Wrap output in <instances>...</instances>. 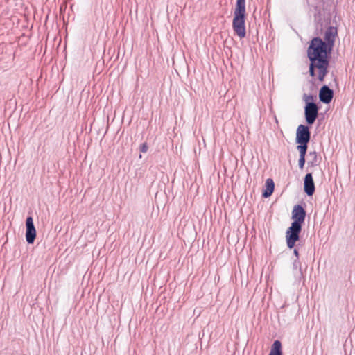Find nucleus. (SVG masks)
Returning a JSON list of instances; mask_svg holds the SVG:
<instances>
[{"mask_svg":"<svg viewBox=\"0 0 355 355\" xmlns=\"http://www.w3.org/2000/svg\"><path fill=\"white\" fill-rule=\"evenodd\" d=\"M303 100L305 102V105H307V103H315L313 102V96L312 95H307L304 94L303 96Z\"/></svg>","mask_w":355,"mask_h":355,"instance_id":"dca6fc26","label":"nucleus"},{"mask_svg":"<svg viewBox=\"0 0 355 355\" xmlns=\"http://www.w3.org/2000/svg\"><path fill=\"white\" fill-rule=\"evenodd\" d=\"M319 107L316 103H309L304 106V117L308 125H313L318 116Z\"/></svg>","mask_w":355,"mask_h":355,"instance_id":"7ed1b4c3","label":"nucleus"},{"mask_svg":"<svg viewBox=\"0 0 355 355\" xmlns=\"http://www.w3.org/2000/svg\"><path fill=\"white\" fill-rule=\"evenodd\" d=\"M309 155L311 157V159L308 162L309 166H316L320 164L321 159L315 151L309 152Z\"/></svg>","mask_w":355,"mask_h":355,"instance_id":"ddd939ff","label":"nucleus"},{"mask_svg":"<svg viewBox=\"0 0 355 355\" xmlns=\"http://www.w3.org/2000/svg\"><path fill=\"white\" fill-rule=\"evenodd\" d=\"M299 145L297 146V149L300 153V156H306L308 143H297Z\"/></svg>","mask_w":355,"mask_h":355,"instance_id":"4468645a","label":"nucleus"},{"mask_svg":"<svg viewBox=\"0 0 355 355\" xmlns=\"http://www.w3.org/2000/svg\"><path fill=\"white\" fill-rule=\"evenodd\" d=\"M315 189L312 173H309L304 178V191L308 196H311L314 193Z\"/></svg>","mask_w":355,"mask_h":355,"instance_id":"1a4fd4ad","label":"nucleus"},{"mask_svg":"<svg viewBox=\"0 0 355 355\" xmlns=\"http://www.w3.org/2000/svg\"><path fill=\"white\" fill-rule=\"evenodd\" d=\"M311 139V132L307 125L300 124L296 131V143H309Z\"/></svg>","mask_w":355,"mask_h":355,"instance_id":"39448f33","label":"nucleus"},{"mask_svg":"<svg viewBox=\"0 0 355 355\" xmlns=\"http://www.w3.org/2000/svg\"><path fill=\"white\" fill-rule=\"evenodd\" d=\"M332 49L324 42L320 37H313L307 49V57L310 61L309 75L312 78L316 76L315 71H318V79L322 82L328 73L329 60L328 55Z\"/></svg>","mask_w":355,"mask_h":355,"instance_id":"f257e3e1","label":"nucleus"},{"mask_svg":"<svg viewBox=\"0 0 355 355\" xmlns=\"http://www.w3.org/2000/svg\"><path fill=\"white\" fill-rule=\"evenodd\" d=\"M237 1H245V0H236Z\"/></svg>","mask_w":355,"mask_h":355,"instance_id":"aec40b11","label":"nucleus"},{"mask_svg":"<svg viewBox=\"0 0 355 355\" xmlns=\"http://www.w3.org/2000/svg\"><path fill=\"white\" fill-rule=\"evenodd\" d=\"M293 254H295V256L296 257L295 259H299L300 254H299V252H298L297 249H294Z\"/></svg>","mask_w":355,"mask_h":355,"instance_id":"6ab92c4d","label":"nucleus"},{"mask_svg":"<svg viewBox=\"0 0 355 355\" xmlns=\"http://www.w3.org/2000/svg\"><path fill=\"white\" fill-rule=\"evenodd\" d=\"M266 189L263 191L262 196L263 198L270 197L274 191L275 183L271 178H268L266 181Z\"/></svg>","mask_w":355,"mask_h":355,"instance_id":"9d476101","label":"nucleus"},{"mask_svg":"<svg viewBox=\"0 0 355 355\" xmlns=\"http://www.w3.org/2000/svg\"><path fill=\"white\" fill-rule=\"evenodd\" d=\"M334 97V91L327 85H323L319 91V99L325 104L329 103Z\"/></svg>","mask_w":355,"mask_h":355,"instance_id":"6e6552de","label":"nucleus"},{"mask_svg":"<svg viewBox=\"0 0 355 355\" xmlns=\"http://www.w3.org/2000/svg\"><path fill=\"white\" fill-rule=\"evenodd\" d=\"M26 240L28 244H32L34 243L36 237V230L31 216H28L26 218Z\"/></svg>","mask_w":355,"mask_h":355,"instance_id":"423d86ee","label":"nucleus"},{"mask_svg":"<svg viewBox=\"0 0 355 355\" xmlns=\"http://www.w3.org/2000/svg\"><path fill=\"white\" fill-rule=\"evenodd\" d=\"M268 355H283L282 343L279 340H277L274 341Z\"/></svg>","mask_w":355,"mask_h":355,"instance_id":"f8f14e48","label":"nucleus"},{"mask_svg":"<svg viewBox=\"0 0 355 355\" xmlns=\"http://www.w3.org/2000/svg\"><path fill=\"white\" fill-rule=\"evenodd\" d=\"M337 35V28L332 26H328L324 34V42L333 49Z\"/></svg>","mask_w":355,"mask_h":355,"instance_id":"0eeeda50","label":"nucleus"},{"mask_svg":"<svg viewBox=\"0 0 355 355\" xmlns=\"http://www.w3.org/2000/svg\"><path fill=\"white\" fill-rule=\"evenodd\" d=\"M232 28L236 35L241 38L245 37V17L234 16Z\"/></svg>","mask_w":355,"mask_h":355,"instance_id":"20e7f679","label":"nucleus"},{"mask_svg":"<svg viewBox=\"0 0 355 355\" xmlns=\"http://www.w3.org/2000/svg\"><path fill=\"white\" fill-rule=\"evenodd\" d=\"M148 149V146L146 143H143L140 146V150L142 153H146Z\"/></svg>","mask_w":355,"mask_h":355,"instance_id":"a211bd4d","label":"nucleus"},{"mask_svg":"<svg viewBox=\"0 0 355 355\" xmlns=\"http://www.w3.org/2000/svg\"><path fill=\"white\" fill-rule=\"evenodd\" d=\"M305 162H306L305 157L304 156H300L299 161H298V165H299V168L300 169H303L304 168V164H305Z\"/></svg>","mask_w":355,"mask_h":355,"instance_id":"f3484780","label":"nucleus"},{"mask_svg":"<svg viewBox=\"0 0 355 355\" xmlns=\"http://www.w3.org/2000/svg\"><path fill=\"white\" fill-rule=\"evenodd\" d=\"M306 218V211L302 205H295L292 211L291 225L286 232V241L288 248L292 249L297 241L300 240L302 224Z\"/></svg>","mask_w":355,"mask_h":355,"instance_id":"f03ea898","label":"nucleus"},{"mask_svg":"<svg viewBox=\"0 0 355 355\" xmlns=\"http://www.w3.org/2000/svg\"><path fill=\"white\" fill-rule=\"evenodd\" d=\"M234 16L245 17V1H236Z\"/></svg>","mask_w":355,"mask_h":355,"instance_id":"9b49d317","label":"nucleus"},{"mask_svg":"<svg viewBox=\"0 0 355 355\" xmlns=\"http://www.w3.org/2000/svg\"><path fill=\"white\" fill-rule=\"evenodd\" d=\"M293 270H297L299 274L300 275H302V269H301V262L300 261L299 259H295L294 261H293Z\"/></svg>","mask_w":355,"mask_h":355,"instance_id":"2eb2a0df","label":"nucleus"}]
</instances>
